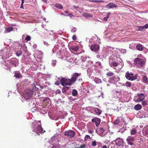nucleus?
<instances>
[{"label": "nucleus", "mask_w": 148, "mask_h": 148, "mask_svg": "<svg viewBox=\"0 0 148 148\" xmlns=\"http://www.w3.org/2000/svg\"><path fill=\"white\" fill-rule=\"evenodd\" d=\"M43 2H45V3H47V0H42Z\"/></svg>", "instance_id": "57"}, {"label": "nucleus", "mask_w": 148, "mask_h": 148, "mask_svg": "<svg viewBox=\"0 0 148 148\" xmlns=\"http://www.w3.org/2000/svg\"><path fill=\"white\" fill-rule=\"evenodd\" d=\"M73 8L74 9H77L78 8H79L78 6H75V5H73Z\"/></svg>", "instance_id": "49"}, {"label": "nucleus", "mask_w": 148, "mask_h": 148, "mask_svg": "<svg viewBox=\"0 0 148 148\" xmlns=\"http://www.w3.org/2000/svg\"><path fill=\"white\" fill-rule=\"evenodd\" d=\"M114 74V73L111 71H109L106 74V75L108 76H112Z\"/></svg>", "instance_id": "29"}, {"label": "nucleus", "mask_w": 148, "mask_h": 148, "mask_svg": "<svg viewBox=\"0 0 148 148\" xmlns=\"http://www.w3.org/2000/svg\"><path fill=\"white\" fill-rule=\"evenodd\" d=\"M143 29L144 28L147 29L148 28V24H146L144 26H143Z\"/></svg>", "instance_id": "41"}, {"label": "nucleus", "mask_w": 148, "mask_h": 148, "mask_svg": "<svg viewBox=\"0 0 148 148\" xmlns=\"http://www.w3.org/2000/svg\"><path fill=\"white\" fill-rule=\"evenodd\" d=\"M64 13L66 14H68L69 13V12L67 11H64Z\"/></svg>", "instance_id": "53"}, {"label": "nucleus", "mask_w": 148, "mask_h": 148, "mask_svg": "<svg viewBox=\"0 0 148 148\" xmlns=\"http://www.w3.org/2000/svg\"><path fill=\"white\" fill-rule=\"evenodd\" d=\"M68 16H70V17L74 16L71 13H69V14Z\"/></svg>", "instance_id": "46"}, {"label": "nucleus", "mask_w": 148, "mask_h": 148, "mask_svg": "<svg viewBox=\"0 0 148 148\" xmlns=\"http://www.w3.org/2000/svg\"><path fill=\"white\" fill-rule=\"evenodd\" d=\"M85 138H89V139H90V136L88 135H86V136L85 137Z\"/></svg>", "instance_id": "47"}, {"label": "nucleus", "mask_w": 148, "mask_h": 148, "mask_svg": "<svg viewBox=\"0 0 148 148\" xmlns=\"http://www.w3.org/2000/svg\"><path fill=\"white\" fill-rule=\"evenodd\" d=\"M138 31H141L143 29V26H138Z\"/></svg>", "instance_id": "36"}, {"label": "nucleus", "mask_w": 148, "mask_h": 148, "mask_svg": "<svg viewBox=\"0 0 148 148\" xmlns=\"http://www.w3.org/2000/svg\"><path fill=\"white\" fill-rule=\"evenodd\" d=\"M136 48L138 50L142 51L143 50L144 47L142 45L139 44L137 45Z\"/></svg>", "instance_id": "20"}, {"label": "nucleus", "mask_w": 148, "mask_h": 148, "mask_svg": "<svg viewBox=\"0 0 148 148\" xmlns=\"http://www.w3.org/2000/svg\"><path fill=\"white\" fill-rule=\"evenodd\" d=\"M137 96L138 98L137 99L136 101L139 102H141L142 100H144L146 97L144 94L142 93L138 94Z\"/></svg>", "instance_id": "8"}, {"label": "nucleus", "mask_w": 148, "mask_h": 148, "mask_svg": "<svg viewBox=\"0 0 148 148\" xmlns=\"http://www.w3.org/2000/svg\"><path fill=\"white\" fill-rule=\"evenodd\" d=\"M22 52L21 50L17 51L16 53V54L17 56H19L22 54Z\"/></svg>", "instance_id": "26"}, {"label": "nucleus", "mask_w": 148, "mask_h": 148, "mask_svg": "<svg viewBox=\"0 0 148 148\" xmlns=\"http://www.w3.org/2000/svg\"><path fill=\"white\" fill-rule=\"evenodd\" d=\"M99 46L97 44H93L90 47V49L92 51H97L99 49Z\"/></svg>", "instance_id": "11"}, {"label": "nucleus", "mask_w": 148, "mask_h": 148, "mask_svg": "<svg viewBox=\"0 0 148 148\" xmlns=\"http://www.w3.org/2000/svg\"><path fill=\"white\" fill-rule=\"evenodd\" d=\"M99 131L101 133H103L104 131V130H103V128H101L100 129Z\"/></svg>", "instance_id": "40"}, {"label": "nucleus", "mask_w": 148, "mask_h": 148, "mask_svg": "<svg viewBox=\"0 0 148 148\" xmlns=\"http://www.w3.org/2000/svg\"><path fill=\"white\" fill-rule=\"evenodd\" d=\"M125 85L126 87H130L131 85V84L130 82H127L125 83Z\"/></svg>", "instance_id": "32"}, {"label": "nucleus", "mask_w": 148, "mask_h": 148, "mask_svg": "<svg viewBox=\"0 0 148 148\" xmlns=\"http://www.w3.org/2000/svg\"><path fill=\"white\" fill-rule=\"evenodd\" d=\"M85 145L84 144L80 146L79 148H85Z\"/></svg>", "instance_id": "43"}, {"label": "nucleus", "mask_w": 148, "mask_h": 148, "mask_svg": "<svg viewBox=\"0 0 148 148\" xmlns=\"http://www.w3.org/2000/svg\"><path fill=\"white\" fill-rule=\"evenodd\" d=\"M64 92H66V90H64Z\"/></svg>", "instance_id": "60"}, {"label": "nucleus", "mask_w": 148, "mask_h": 148, "mask_svg": "<svg viewBox=\"0 0 148 148\" xmlns=\"http://www.w3.org/2000/svg\"><path fill=\"white\" fill-rule=\"evenodd\" d=\"M75 133L73 130H70L66 131L64 133V135L69 137L70 138H72L74 136Z\"/></svg>", "instance_id": "5"}, {"label": "nucleus", "mask_w": 148, "mask_h": 148, "mask_svg": "<svg viewBox=\"0 0 148 148\" xmlns=\"http://www.w3.org/2000/svg\"><path fill=\"white\" fill-rule=\"evenodd\" d=\"M77 92L76 90L75 89H73L72 90V95L73 96H76L77 95Z\"/></svg>", "instance_id": "24"}, {"label": "nucleus", "mask_w": 148, "mask_h": 148, "mask_svg": "<svg viewBox=\"0 0 148 148\" xmlns=\"http://www.w3.org/2000/svg\"><path fill=\"white\" fill-rule=\"evenodd\" d=\"M101 148H107V147L105 145H104Z\"/></svg>", "instance_id": "51"}, {"label": "nucleus", "mask_w": 148, "mask_h": 148, "mask_svg": "<svg viewBox=\"0 0 148 148\" xmlns=\"http://www.w3.org/2000/svg\"><path fill=\"white\" fill-rule=\"evenodd\" d=\"M31 125L32 131L39 135L40 134L45 132V130L43 132V129L40 125V122L39 121H35L32 123Z\"/></svg>", "instance_id": "1"}, {"label": "nucleus", "mask_w": 148, "mask_h": 148, "mask_svg": "<svg viewBox=\"0 0 148 148\" xmlns=\"http://www.w3.org/2000/svg\"><path fill=\"white\" fill-rule=\"evenodd\" d=\"M54 6L57 8L59 9H62L63 7L62 5L59 3H56L54 5Z\"/></svg>", "instance_id": "23"}, {"label": "nucleus", "mask_w": 148, "mask_h": 148, "mask_svg": "<svg viewBox=\"0 0 148 148\" xmlns=\"http://www.w3.org/2000/svg\"><path fill=\"white\" fill-rule=\"evenodd\" d=\"M77 30V29L75 27H74L71 30V31L73 33L75 32Z\"/></svg>", "instance_id": "38"}, {"label": "nucleus", "mask_w": 148, "mask_h": 148, "mask_svg": "<svg viewBox=\"0 0 148 148\" xmlns=\"http://www.w3.org/2000/svg\"><path fill=\"white\" fill-rule=\"evenodd\" d=\"M10 63L12 65H13L15 66H16V61L15 60H12L10 61Z\"/></svg>", "instance_id": "28"}, {"label": "nucleus", "mask_w": 148, "mask_h": 148, "mask_svg": "<svg viewBox=\"0 0 148 148\" xmlns=\"http://www.w3.org/2000/svg\"><path fill=\"white\" fill-rule=\"evenodd\" d=\"M32 85L33 86V87H34H34H35V88H36V86H35V83H33V84H32Z\"/></svg>", "instance_id": "55"}, {"label": "nucleus", "mask_w": 148, "mask_h": 148, "mask_svg": "<svg viewBox=\"0 0 148 148\" xmlns=\"http://www.w3.org/2000/svg\"><path fill=\"white\" fill-rule=\"evenodd\" d=\"M116 92L117 93V94H116L117 96L118 97H119L118 96H119V95H121V92Z\"/></svg>", "instance_id": "42"}, {"label": "nucleus", "mask_w": 148, "mask_h": 148, "mask_svg": "<svg viewBox=\"0 0 148 148\" xmlns=\"http://www.w3.org/2000/svg\"><path fill=\"white\" fill-rule=\"evenodd\" d=\"M97 63L98 64V65H99V66H101V63L100 62H98Z\"/></svg>", "instance_id": "52"}, {"label": "nucleus", "mask_w": 148, "mask_h": 148, "mask_svg": "<svg viewBox=\"0 0 148 148\" xmlns=\"http://www.w3.org/2000/svg\"><path fill=\"white\" fill-rule=\"evenodd\" d=\"M57 92L58 93H60V90H58Z\"/></svg>", "instance_id": "58"}, {"label": "nucleus", "mask_w": 148, "mask_h": 148, "mask_svg": "<svg viewBox=\"0 0 148 148\" xmlns=\"http://www.w3.org/2000/svg\"><path fill=\"white\" fill-rule=\"evenodd\" d=\"M72 39L73 40H76L77 39V38L76 35H74L73 36Z\"/></svg>", "instance_id": "39"}, {"label": "nucleus", "mask_w": 148, "mask_h": 148, "mask_svg": "<svg viewBox=\"0 0 148 148\" xmlns=\"http://www.w3.org/2000/svg\"><path fill=\"white\" fill-rule=\"evenodd\" d=\"M145 64L144 60L140 58H136L134 61V64L138 68H143Z\"/></svg>", "instance_id": "2"}, {"label": "nucleus", "mask_w": 148, "mask_h": 148, "mask_svg": "<svg viewBox=\"0 0 148 148\" xmlns=\"http://www.w3.org/2000/svg\"><path fill=\"white\" fill-rule=\"evenodd\" d=\"M142 108V106L138 104L135 105L134 107V109L136 110H140Z\"/></svg>", "instance_id": "18"}, {"label": "nucleus", "mask_w": 148, "mask_h": 148, "mask_svg": "<svg viewBox=\"0 0 148 148\" xmlns=\"http://www.w3.org/2000/svg\"><path fill=\"white\" fill-rule=\"evenodd\" d=\"M67 79L62 78L60 80V82L62 85L63 86H66L65 82Z\"/></svg>", "instance_id": "19"}, {"label": "nucleus", "mask_w": 148, "mask_h": 148, "mask_svg": "<svg viewBox=\"0 0 148 148\" xmlns=\"http://www.w3.org/2000/svg\"><path fill=\"white\" fill-rule=\"evenodd\" d=\"M97 145L96 142L95 141H93L92 143V145L93 146H95Z\"/></svg>", "instance_id": "37"}, {"label": "nucleus", "mask_w": 148, "mask_h": 148, "mask_svg": "<svg viewBox=\"0 0 148 148\" xmlns=\"http://www.w3.org/2000/svg\"><path fill=\"white\" fill-rule=\"evenodd\" d=\"M14 76L16 78H18L21 77V75L19 72H15L14 73Z\"/></svg>", "instance_id": "22"}, {"label": "nucleus", "mask_w": 148, "mask_h": 148, "mask_svg": "<svg viewBox=\"0 0 148 148\" xmlns=\"http://www.w3.org/2000/svg\"><path fill=\"white\" fill-rule=\"evenodd\" d=\"M120 121L119 119H116L114 121V124H117Z\"/></svg>", "instance_id": "34"}, {"label": "nucleus", "mask_w": 148, "mask_h": 148, "mask_svg": "<svg viewBox=\"0 0 148 148\" xmlns=\"http://www.w3.org/2000/svg\"><path fill=\"white\" fill-rule=\"evenodd\" d=\"M137 133V130L136 129H132L130 131V134L132 135H135Z\"/></svg>", "instance_id": "25"}, {"label": "nucleus", "mask_w": 148, "mask_h": 148, "mask_svg": "<svg viewBox=\"0 0 148 148\" xmlns=\"http://www.w3.org/2000/svg\"><path fill=\"white\" fill-rule=\"evenodd\" d=\"M118 65V62L116 61H113L110 63V65L111 67H116Z\"/></svg>", "instance_id": "17"}, {"label": "nucleus", "mask_w": 148, "mask_h": 148, "mask_svg": "<svg viewBox=\"0 0 148 148\" xmlns=\"http://www.w3.org/2000/svg\"><path fill=\"white\" fill-rule=\"evenodd\" d=\"M88 132L90 134H92L93 132V131L91 130H89L88 131Z\"/></svg>", "instance_id": "48"}, {"label": "nucleus", "mask_w": 148, "mask_h": 148, "mask_svg": "<svg viewBox=\"0 0 148 148\" xmlns=\"http://www.w3.org/2000/svg\"><path fill=\"white\" fill-rule=\"evenodd\" d=\"M74 83L72 81L71 79H66L65 82L66 85H71L73 84Z\"/></svg>", "instance_id": "13"}, {"label": "nucleus", "mask_w": 148, "mask_h": 148, "mask_svg": "<svg viewBox=\"0 0 148 148\" xmlns=\"http://www.w3.org/2000/svg\"><path fill=\"white\" fill-rule=\"evenodd\" d=\"M25 2V0H21V3H23Z\"/></svg>", "instance_id": "56"}, {"label": "nucleus", "mask_w": 148, "mask_h": 148, "mask_svg": "<svg viewBox=\"0 0 148 148\" xmlns=\"http://www.w3.org/2000/svg\"><path fill=\"white\" fill-rule=\"evenodd\" d=\"M142 81L144 83L148 84V78L146 76L144 75L143 76Z\"/></svg>", "instance_id": "14"}, {"label": "nucleus", "mask_w": 148, "mask_h": 148, "mask_svg": "<svg viewBox=\"0 0 148 148\" xmlns=\"http://www.w3.org/2000/svg\"><path fill=\"white\" fill-rule=\"evenodd\" d=\"M143 132L145 135H147L148 134V127H144L143 130Z\"/></svg>", "instance_id": "21"}, {"label": "nucleus", "mask_w": 148, "mask_h": 148, "mask_svg": "<svg viewBox=\"0 0 148 148\" xmlns=\"http://www.w3.org/2000/svg\"><path fill=\"white\" fill-rule=\"evenodd\" d=\"M76 148H79H79H78V147H76Z\"/></svg>", "instance_id": "61"}, {"label": "nucleus", "mask_w": 148, "mask_h": 148, "mask_svg": "<svg viewBox=\"0 0 148 148\" xmlns=\"http://www.w3.org/2000/svg\"><path fill=\"white\" fill-rule=\"evenodd\" d=\"M33 90L30 89H27L25 90L24 94V97L26 99H28L31 97L33 94Z\"/></svg>", "instance_id": "3"}, {"label": "nucleus", "mask_w": 148, "mask_h": 148, "mask_svg": "<svg viewBox=\"0 0 148 148\" xmlns=\"http://www.w3.org/2000/svg\"><path fill=\"white\" fill-rule=\"evenodd\" d=\"M31 38L29 36H27L25 38V40L27 41H29L31 40Z\"/></svg>", "instance_id": "33"}, {"label": "nucleus", "mask_w": 148, "mask_h": 148, "mask_svg": "<svg viewBox=\"0 0 148 148\" xmlns=\"http://www.w3.org/2000/svg\"><path fill=\"white\" fill-rule=\"evenodd\" d=\"M23 3H21V6L20 7L21 8H23Z\"/></svg>", "instance_id": "50"}, {"label": "nucleus", "mask_w": 148, "mask_h": 148, "mask_svg": "<svg viewBox=\"0 0 148 148\" xmlns=\"http://www.w3.org/2000/svg\"><path fill=\"white\" fill-rule=\"evenodd\" d=\"M90 1L91 2H93L95 3H97L98 2H104V1L101 0H91Z\"/></svg>", "instance_id": "31"}, {"label": "nucleus", "mask_w": 148, "mask_h": 148, "mask_svg": "<svg viewBox=\"0 0 148 148\" xmlns=\"http://www.w3.org/2000/svg\"><path fill=\"white\" fill-rule=\"evenodd\" d=\"M48 97L46 98H45L43 100L44 101H45L46 100H47L48 99Z\"/></svg>", "instance_id": "54"}, {"label": "nucleus", "mask_w": 148, "mask_h": 148, "mask_svg": "<svg viewBox=\"0 0 148 148\" xmlns=\"http://www.w3.org/2000/svg\"><path fill=\"white\" fill-rule=\"evenodd\" d=\"M114 77H111V79L112 80H114Z\"/></svg>", "instance_id": "59"}, {"label": "nucleus", "mask_w": 148, "mask_h": 148, "mask_svg": "<svg viewBox=\"0 0 148 148\" xmlns=\"http://www.w3.org/2000/svg\"><path fill=\"white\" fill-rule=\"evenodd\" d=\"M134 138L132 136H129L127 137V143L130 145H134Z\"/></svg>", "instance_id": "6"}, {"label": "nucleus", "mask_w": 148, "mask_h": 148, "mask_svg": "<svg viewBox=\"0 0 148 148\" xmlns=\"http://www.w3.org/2000/svg\"><path fill=\"white\" fill-rule=\"evenodd\" d=\"M69 88V87H67V86H66V87H65L63 88V89L64 90H68Z\"/></svg>", "instance_id": "45"}, {"label": "nucleus", "mask_w": 148, "mask_h": 148, "mask_svg": "<svg viewBox=\"0 0 148 148\" xmlns=\"http://www.w3.org/2000/svg\"><path fill=\"white\" fill-rule=\"evenodd\" d=\"M79 46L77 45L75 46H72L70 47L71 49L75 51H77L78 50H79Z\"/></svg>", "instance_id": "16"}, {"label": "nucleus", "mask_w": 148, "mask_h": 148, "mask_svg": "<svg viewBox=\"0 0 148 148\" xmlns=\"http://www.w3.org/2000/svg\"><path fill=\"white\" fill-rule=\"evenodd\" d=\"M13 30V29L12 27H8L6 29V31L8 32H10Z\"/></svg>", "instance_id": "30"}, {"label": "nucleus", "mask_w": 148, "mask_h": 148, "mask_svg": "<svg viewBox=\"0 0 148 148\" xmlns=\"http://www.w3.org/2000/svg\"><path fill=\"white\" fill-rule=\"evenodd\" d=\"M81 75V73H74L72 75L71 79L72 81L74 83L77 79L78 77Z\"/></svg>", "instance_id": "7"}, {"label": "nucleus", "mask_w": 148, "mask_h": 148, "mask_svg": "<svg viewBox=\"0 0 148 148\" xmlns=\"http://www.w3.org/2000/svg\"><path fill=\"white\" fill-rule=\"evenodd\" d=\"M114 141L115 144L118 146L122 145L123 143V139L120 138H116Z\"/></svg>", "instance_id": "9"}, {"label": "nucleus", "mask_w": 148, "mask_h": 148, "mask_svg": "<svg viewBox=\"0 0 148 148\" xmlns=\"http://www.w3.org/2000/svg\"><path fill=\"white\" fill-rule=\"evenodd\" d=\"M125 77L126 79L129 80L133 81L137 79L136 77L135 76H134V75L131 72H129L127 71L125 75Z\"/></svg>", "instance_id": "4"}, {"label": "nucleus", "mask_w": 148, "mask_h": 148, "mask_svg": "<svg viewBox=\"0 0 148 148\" xmlns=\"http://www.w3.org/2000/svg\"><path fill=\"white\" fill-rule=\"evenodd\" d=\"M110 12H109V13H107V16L106 17H105L103 18V21H107L108 19L109 18V15H110Z\"/></svg>", "instance_id": "27"}, {"label": "nucleus", "mask_w": 148, "mask_h": 148, "mask_svg": "<svg viewBox=\"0 0 148 148\" xmlns=\"http://www.w3.org/2000/svg\"><path fill=\"white\" fill-rule=\"evenodd\" d=\"M142 104L143 106H145L147 104V103L145 101H142Z\"/></svg>", "instance_id": "35"}, {"label": "nucleus", "mask_w": 148, "mask_h": 148, "mask_svg": "<svg viewBox=\"0 0 148 148\" xmlns=\"http://www.w3.org/2000/svg\"><path fill=\"white\" fill-rule=\"evenodd\" d=\"M94 110L96 114L98 115H100L101 113V110L98 108H94Z\"/></svg>", "instance_id": "15"}, {"label": "nucleus", "mask_w": 148, "mask_h": 148, "mask_svg": "<svg viewBox=\"0 0 148 148\" xmlns=\"http://www.w3.org/2000/svg\"><path fill=\"white\" fill-rule=\"evenodd\" d=\"M92 121L95 123L96 126L97 127L98 126L101 122V119L99 118L95 117L92 119Z\"/></svg>", "instance_id": "10"}, {"label": "nucleus", "mask_w": 148, "mask_h": 148, "mask_svg": "<svg viewBox=\"0 0 148 148\" xmlns=\"http://www.w3.org/2000/svg\"><path fill=\"white\" fill-rule=\"evenodd\" d=\"M60 84L59 82L58 81H56L55 82V84L58 85Z\"/></svg>", "instance_id": "44"}, {"label": "nucleus", "mask_w": 148, "mask_h": 148, "mask_svg": "<svg viewBox=\"0 0 148 148\" xmlns=\"http://www.w3.org/2000/svg\"><path fill=\"white\" fill-rule=\"evenodd\" d=\"M107 8L109 9H111L113 8H117V5L113 3H110L106 5Z\"/></svg>", "instance_id": "12"}]
</instances>
